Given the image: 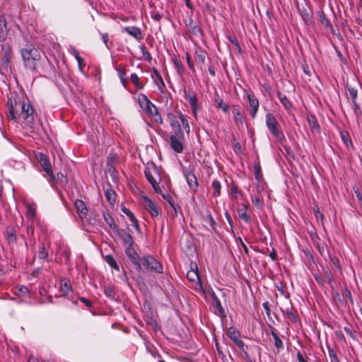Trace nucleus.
Masks as SVG:
<instances>
[{"instance_id":"nucleus-1","label":"nucleus","mask_w":362,"mask_h":362,"mask_svg":"<svg viewBox=\"0 0 362 362\" xmlns=\"http://www.w3.org/2000/svg\"><path fill=\"white\" fill-rule=\"evenodd\" d=\"M8 107V119L17 122L19 118H22L28 123H31L34 120V109L33 106L25 100H21L20 96L9 98L7 100Z\"/></svg>"},{"instance_id":"nucleus-2","label":"nucleus","mask_w":362,"mask_h":362,"mask_svg":"<svg viewBox=\"0 0 362 362\" xmlns=\"http://www.w3.org/2000/svg\"><path fill=\"white\" fill-rule=\"evenodd\" d=\"M21 55L25 68L32 71H37L45 62L49 63L46 57H42L40 52L32 43L26 45L21 49Z\"/></svg>"},{"instance_id":"nucleus-3","label":"nucleus","mask_w":362,"mask_h":362,"mask_svg":"<svg viewBox=\"0 0 362 362\" xmlns=\"http://www.w3.org/2000/svg\"><path fill=\"white\" fill-rule=\"evenodd\" d=\"M144 173L146 179L151 185L154 191L158 194L161 193V189L158 185L161 180L160 169L154 163H151L147 165Z\"/></svg>"},{"instance_id":"nucleus-4","label":"nucleus","mask_w":362,"mask_h":362,"mask_svg":"<svg viewBox=\"0 0 362 362\" xmlns=\"http://www.w3.org/2000/svg\"><path fill=\"white\" fill-rule=\"evenodd\" d=\"M266 124L269 132L279 141L285 140V136L280 128L278 121L275 119L274 116L268 113L266 115Z\"/></svg>"},{"instance_id":"nucleus-5","label":"nucleus","mask_w":362,"mask_h":362,"mask_svg":"<svg viewBox=\"0 0 362 362\" xmlns=\"http://www.w3.org/2000/svg\"><path fill=\"white\" fill-rule=\"evenodd\" d=\"M141 267L151 272L161 274L163 273V266L160 262L151 255H145L141 257Z\"/></svg>"},{"instance_id":"nucleus-6","label":"nucleus","mask_w":362,"mask_h":362,"mask_svg":"<svg viewBox=\"0 0 362 362\" xmlns=\"http://www.w3.org/2000/svg\"><path fill=\"white\" fill-rule=\"evenodd\" d=\"M35 157L43 170L46 172L47 175L50 177L52 180H54L55 177L52 171L49 157L41 152L37 153Z\"/></svg>"},{"instance_id":"nucleus-7","label":"nucleus","mask_w":362,"mask_h":362,"mask_svg":"<svg viewBox=\"0 0 362 362\" xmlns=\"http://www.w3.org/2000/svg\"><path fill=\"white\" fill-rule=\"evenodd\" d=\"M143 205L152 217H156L160 214V209L158 207L157 203L148 197H143Z\"/></svg>"},{"instance_id":"nucleus-8","label":"nucleus","mask_w":362,"mask_h":362,"mask_svg":"<svg viewBox=\"0 0 362 362\" xmlns=\"http://www.w3.org/2000/svg\"><path fill=\"white\" fill-rule=\"evenodd\" d=\"M126 255L132 262V264L136 267V270L139 272H141L142 270L141 264V258L139 257L137 252L133 248V246H128L126 249Z\"/></svg>"},{"instance_id":"nucleus-9","label":"nucleus","mask_w":362,"mask_h":362,"mask_svg":"<svg viewBox=\"0 0 362 362\" xmlns=\"http://www.w3.org/2000/svg\"><path fill=\"white\" fill-rule=\"evenodd\" d=\"M227 335L242 351H245V343L240 339V333L235 327H230L228 329Z\"/></svg>"},{"instance_id":"nucleus-10","label":"nucleus","mask_w":362,"mask_h":362,"mask_svg":"<svg viewBox=\"0 0 362 362\" xmlns=\"http://www.w3.org/2000/svg\"><path fill=\"white\" fill-rule=\"evenodd\" d=\"M167 119L169 122L174 134H175L180 138H183V132L181 129L180 122L177 119L176 116L174 114L169 112L167 115Z\"/></svg>"},{"instance_id":"nucleus-11","label":"nucleus","mask_w":362,"mask_h":362,"mask_svg":"<svg viewBox=\"0 0 362 362\" xmlns=\"http://www.w3.org/2000/svg\"><path fill=\"white\" fill-rule=\"evenodd\" d=\"M284 316L292 323H295L298 320L297 311L293 307L291 301L286 305L284 309H281Z\"/></svg>"},{"instance_id":"nucleus-12","label":"nucleus","mask_w":362,"mask_h":362,"mask_svg":"<svg viewBox=\"0 0 362 362\" xmlns=\"http://www.w3.org/2000/svg\"><path fill=\"white\" fill-rule=\"evenodd\" d=\"M144 112L150 116L155 122L160 124L163 123V119L160 114L158 112V108L152 103L148 105Z\"/></svg>"},{"instance_id":"nucleus-13","label":"nucleus","mask_w":362,"mask_h":362,"mask_svg":"<svg viewBox=\"0 0 362 362\" xmlns=\"http://www.w3.org/2000/svg\"><path fill=\"white\" fill-rule=\"evenodd\" d=\"M185 98L189 103L192 112L193 116L197 118V111L199 109V105L197 101V97L194 93H186L185 92Z\"/></svg>"},{"instance_id":"nucleus-14","label":"nucleus","mask_w":362,"mask_h":362,"mask_svg":"<svg viewBox=\"0 0 362 362\" xmlns=\"http://www.w3.org/2000/svg\"><path fill=\"white\" fill-rule=\"evenodd\" d=\"M247 97L249 105L251 107L250 115H251L252 118H255L257 115V112L259 109V100L256 98V96L255 95V94L253 93H248Z\"/></svg>"},{"instance_id":"nucleus-15","label":"nucleus","mask_w":362,"mask_h":362,"mask_svg":"<svg viewBox=\"0 0 362 362\" xmlns=\"http://www.w3.org/2000/svg\"><path fill=\"white\" fill-rule=\"evenodd\" d=\"M182 139L183 138H180L175 134L170 136L171 148L177 153H180L183 151Z\"/></svg>"},{"instance_id":"nucleus-16","label":"nucleus","mask_w":362,"mask_h":362,"mask_svg":"<svg viewBox=\"0 0 362 362\" xmlns=\"http://www.w3.org/2000/svg\"><path fill=\"white\" fill-rule=\"evenodd\" d=\"M74 205L80 218H85L88 215V209L85 202L81 199H76Z\"/></svg>"},{"instance_id":"nucleus-17","label":"nucleus","mask_w":362,"mask_h":362,"mask_svg":"<svg viewBox=\"0 0 362 362\" xmlns=\"http://www.w3.org/2000/svg\"><path fill=\"white\" fill-rule=\"evenodd\" d=\"M122 31L127 33L129 35L134 37L137 41H140L143 39L141 30L139 28L136 26H128L124 27Z\"/></svg>"},{"instance_id":"nucleus-18","label":"nucleus","mask_w":362,"mask_h":362,"mask_svg":"<svg viewBox=\"0 0 362 362\" xmlns=\"http://www.w3.org/2000/svg\"><path fill=\"white\" fill-rule=\"evenodd\" d=\"M13 56V51L10 47H6L4 49V53L1 58V65L4 69H8L10 64V61Z\"/></svg>"},{"instance_id":"nucleus-19","label":"nucleus","mask_w":362,"mask_h":362,"mask_svg":"<svg viewBox=\"0 0 362 362\" xmlns=\"http://www.w3.org/2000/svg\"><path fill=\"white\" fill-rule=\"evenodd\" d=\"M207 57V52L198 47L195 49V59L197 62L200 65V69H202V66L206 63V59Z\"/></svg>"},{"instance_id":"nucleus-20","label":"nucleus","mask_w":362,"mask_h":362,"mask_svg":"<svg viewBox=\"0 0 362 362\" xmlns=\"http://www.w3.org/2000/svg\"><path fill=\"white\" fill-rule=\"evenodd\" d=\"M117 234L119 235V237L122 239L123 243L128 246H133L134 245V240L132 235L129 233H127L124 230H121L116 231Z\"/></svg>"},{"instance_id":"nucleus-21","label":"nucleus","mask_w":362,"mask_h":362,"mask_svg":"<svg viewBox=\"0 0 362 362\" xmlns=\"http://www.w3.org/2000/svg\"><path fill=\"white\" fill-rule=\"evenodd\" d=\"M187 279L195 284L196 286L202 287V282L199 278L198 269L196 267L195 269H191L187 273Z\"/></svg>"},{"instance_id":"nucleus-22","label":"nucleus","mask_w":362,"mask_h":362,"mask_svg":"<svg viewBox=\"0 0 362 362\" xmlns=\"http://www.w3.org/2000/svg\"><path fill=\"white\" fill-rule=\"evenodd\" d=\"M185 178L190 189L196 191L198 188V181L194 173L191 171L186 173Z\"/></svg>"},{"instance_id":"nucleus-23","label":"nucleus","mask_w":362,"mask_h":362,"mask_svg":"<svg viewBox=\"0 0 362 362\" xmlns=\"http://www.w3.org/2000/svg\"><path fill=\"white\" fill-rule=\"evenodd\" d=\"M152 78L154 79V81L156 83L158 89L161 92H164V89L165 88V84L164 83V81H163L160 74L158 72V71L156 69H153Z\"/></svg>"},{"instance_id":"nucleus-24","label":"nucleus","mask_w":362,"mask_h":362,"mask_svg":"<svg viewBox=\"0 0 362 362\" xmlns=\"http://www.w3.org/2000/svg\"><path fill=\"white\" fill-rule=\"evenodd\" d=\"M318 16L320 18L321 24L323 25L327 29H329L332 34H335V30L333 28V26L325 16V13L323 11L321 10L318 11Z\"/></svg>"},{"instance_id":"nucleus-25","label":"nucleus","mask_w":362,"mask_h":362,"mask_svg":"<svg viewBox=\"0 0 362 362\" xmlns=\"http://www.w3.org/2000/svg\"><path fill=\"white\" fill-rule=\"evenodd\" d=\"M122 211L129 218L130 221L132 223L133 226L137 231L140 230V227L139 225V221L134 214L127 208L122 207Z\"/></svg>"},{"instance_id":"nucleus-26","label":"nucleus","mask_w":362,"mask_h":362,"mask_svg":"<svg viewBox=\"0 0 362 362\" xmlns=\"http://www.w3.org/2000/svg\"><path fill=\"white\" fill-rule=\"evenodd\" d=\"M7 36L6 20L4 15H0V42L4 41Z\"/></svg>"},{"instance_id":"nucleus-27","label":"nucleus","mask_w":362,"mask_h":362,"mask_svg":"<svg viewBox=\"0 0 362 362\" xmlns=\"http://www.w3.org/2000/svg\"><path fill=\"white\" fill-rule=\"evenodd\" d=\"M308 122L309 124V127L313 132V133H319L320 131V127L317 122V119L314 115H310L308 117Z\"/></svg>"},{"instance_id":"nucleus-28","label":"nucleus","mask_w":362,"mask_h":362,"mask_svg":"<svg viewBox=\"0 0 362 362\" xmlns=\"http://www.w3.org/2000/svg\"><path fill=\"white\" fill-rule=\"evenodd\" d=\"M233 114V119L236 124H243V115L242 114L241 110L239 107H233L232 110Z\"/></svg>"},{"instance_id":"nucleus-29","label":"nucleus","mask_w":362,"mask_h":362,"mask_svg":"<svg viewBox=\"0 0 362 362\" xmlns=\"http://www.w3.org/2000/svg\"><path fill=\"white\" fill-rule=\"evenodd\" d=\"M138 103L141 108L144 111L146 108L151 103L147 96L143 93L138 95Z\"/></svg>"},{"instance_id":"nucleus-30","label":"nucleus","mask_w":362,"mask_h":362,"mask_svg":"<svg viewBox=\"0 0 362 362\" xmlns=\"http://www.w3.org/2000/svg\"><path fill=\"white\" fill-rule=\"evenodd\" d=\"M214 100L216 103L217 107L221 109L225 113H228L229 106L226 104L218 94L215 95Z\"/></svg>"},{"instance_id":"nucleus-31","label":"nucleus","mask_w":362,"mask_h":362,"mask_svg":"<svg viewBox=\"0 0 362 362\" xmlns=\"http://www.w3.org/2000/svg\"><path fill=\"white\" fill-rule=\"evenodd\" d=\"M103 217H104V219H105V221L106 222V223L109 226V227L114 231H117L118 228H117V226L116 225V223H115V221L113 219V218L112 217V216L107 213V214H103Z\"/></svg>"},{"instance_id":"nucleus-32","label":"nucleus","mask_w":362,"mask_h":362,"mask_svg":"<svg viewBox=\"0 0 362 362\" xmlns=\"http://www.w3.org/2000/svg\"><path fill=\"white\" fill-rule=\"evenodd\" d=\"M6 239L9 243H16V230L13 228L7 227Z\"/></svg>"},{"instance_id":"nucleus-33","label":"nucleus","mask_w":362,"mask_h":362,"mask_svg":"<svg viewBox=\"0 0 362 362\" xmlns=\"http://www.w3.org/2000/svg\"><path fill=\"white\" fill-rule=\"evenodd\" d=\"M105 197H106L107 200L108 201V202L111 205H114V204L115 203V201H116L115 192L112 189L108 188L105 190Z\"/></svg>"},{"instance_id":"nucleus-34","label":"nucleus","mask_w":362,"mask_h":362,"mask_svg":"<svg viewBox=\"0 0 362 362\" xmlns=\"http://www.w3.org/2000/svg\"><path fill=\"white\" fill-rule=\"evenodd\" d=\"M172 61L178 74H183L185 71V69L181 60L178 57H173Z\"/></svg>"},{"instance_id":"nucleus-35","label":"nucleus","mask_w":362,"mask_h":362,"mask_svg":"<svg viewBox=\"0 0 362 362\" xmlns=\"http://www.w3.org/2000/svg\"><path fill=\"white\" fill-rule=\"evenodd\" d=\"M271 334L274 338V346L277 349H281L283 348L284 346V344H283V341H281V339L279 338V337L278 336L276 330L274 329V328H272L271 329Z\"/></svg>"},{"instance_id":"nucleus-36","label":"nucleus","mask_w":362,"mask_h":362,"mask_svg":"<svg viewBox=\"0 0 362 362\" xmlns=\"http://www.w3.org/2000/svg\"><path fill=\"white\" fill-rule=\"evenodd\" d=\"M277 96L285 109L287 110H290L292 105L288 98L280 92H278Z\"/></svg>"},{"instance_id":"nucleus-37","label":"nucleus","mask_w":362,"mask_h":362,"mask_svg":"<svg viewBox=\"0 0 362 362\" xmlns=\"http://www.w3.org/2000/svg\"><path fill=\"white\" fill-rule=\"evenodd\" d=\"M247 206H248V204H245L243 209H240L238 210V215H239L240 218L242 220H243L244 221H245L246 223H248L250 221V216H248V214L247 213Z\"/></svg>"},{"instance_id":"nucleus-38","label":"nucleus","mask_w":362,"mask_h":362,"mask_svg":"<svg viewBox=\"0 0 362 362\" xmlns=\"http://www.w3.org/2000/svg\"><path fill=\"white\" fill-rule=\"evenodd\" d=\"M211 296L212 297L213 300L214 301L215 307L217 309V310L221 315H224V309L221 305V301L213 291H211Z\"/></svg>"},{"instance_id":"nucleus-39","label":"nucleus","mask_w":362,"mask_h":362,"mask_svg":"<svg viewBox=\"0 0 362 362\" xmlns=\"http://www.w3.org/2000/svg\"><path fill=\"white\" fill-rule=\"evenodd\" d=\"M130 79L136 89L140 90L144 88V84L140 81V78L136 74H132Z\"/></svg>"},{"instance_id":"nucleus-40","label":"nucleus","mask_w":362,"mask_h":362,"mask_svg":"<svg viewBox=\"0 0 362 362\" xmlns=\"http://www.w3.org/2000/svg\"><path fill=\"white\" fill-rule=\"evenodd\" d=\"M179 118L180 119L183 128L187 134H189L190 127L186 116H185L181 112H179Z\"/></svg>"},{"instance_id":"nucleus-41","label":"nucleus","mask_w":362,"mask_h":362,"mask_svg":"<svg viewBox=\"0 0 362 362\" xmlns=\"http://www.w3.org/2000/svg\"><path fill=\"white\" fill-rule=\"evenodd\" d=\"M105 259L106 261V262L114 269L117 270V271H119V267L117 264V263L116 262V261L115 260L114 257L110 255H107L105 256Z\"/></svg>"},{"instance_id":"nucleus-42","label":"nucleus","mask_w":362,"mask_h":362,"mask_svg":"<svg viewBox=\"0 0 362 362\" xmlns=\"http://www.w3.org/2000/svg\"><path fill=\"white\" fill-rule=\"evenodd\" d=\"M213 188V194L215 197L220 196L221 185L218 180H214L211 184Z\"/></svg>"},{"instance_id":"nucleus-43","label":"nucleus","mask_w":362,"mask_h":362,"mask_svg":"<svg viewBox=\"0 0 362 362\" xmlns=\"http://www.w3.org/2000/svg\"><path fill=\"white\" fill-rule=\"evenodd\" d=\"M60 288L64 296H68L69 293L72 292L71 286L69 281H65L64 283L62 282Z\"/></svg>"},{"instance_id":"nucleus-44","label":"nucleus","mask_w":362,"mask_h":362,"mask_svg":"<svg viewBox=\"0 0 362 362\" xmlns=\"http://www.w3.org/2000/svg\"><path fill=\"white\" fill-rule=\"evenodd\" d=\"M37 256L40 259H46L47 258L48 252L44 244L39 246Z\"/></svg>"},{"instance_id":"nucleus-45","label":"nucleus","mask_w":362,"mask_h":362,"mask_svg":"<svg viewBox=\"0 0 362 362\" xmlns=\"http://www.w3.org/2000/svg\"><path fill=\"white\" fill-rule=\"evenodd\" d=\"M254 174L257 180L260 181L262 179V174L259 163H257L254 165Z\"/></svg>"},{"instance_id":"nucleus-46","label":"nucleus","mask_w":362,"mask_h":362,"mask_svg":"<svg viewBox=\"0 0 362 362\" xmlns=\"http://www.w3.org/2000/svg\"><path fill=\"white\" fill-rule=\"evenodd\" d=\"M347 89L349 93V95L352 100L353 103H355L356 101L357 95H358V90L354 87H351L349 84L346 85Z\"/></svg>"},{"instance_id":"nucleus-47","label":"nucleus","mask_w":362,"mask_h":362,"mask_svg":"<svg viewBox=\"0 0 362 362\" xmlns=\"http://www.w3.org/2000/svg\"><path fill=\"white\" fill-rule=\"evenodd\" d=\"M101 35V39L103 42H104L105 47L110 49L112 46V42L110 41L109 35L107 33H100Z\"/></svg>"},{"instance_id":"nucleus-48","label":"nucleus","mask_w":362,"mask_h":362,"mask_svg":"<svg viewBox=\"0 0 362 362\" xmlns=\"http://www.w3.org/2000/svg\"><path fill=\"white\" fill-rule=\"evenodd\" d=\"M170 206L173 210H172V211L170 212V216L172 218H174L177 216V214L179 211L180 212L181 211V208L178 204H176L175 203L172 204V205Z\"/></svg>"},{"instance_id":"nucleus-49","label":"nucleus","mask_w":362,"mask_h":362,"mask_svg":"<svg viewBox=\"0 0 362 362\" xmlns=\"http://www.w3.org/2000/svg\"><path fill=\"white\" fill-rule=\"evenodd\" d=\"M328 353L331 362H339L337 352L333 349L328 348Z\"/></svg>"},{"instance_id":"nucleus-50","label":"nucleus","mask_w":362,"mask_h":362,"mask_svg":"<svg viewBox=\"0 0 362 362\" xmlns=\"http://www.w3.org/2000/svg\"><path fill=\"white\" fill-rule=\"evenodd\" d=\"M104 292H105V294L106 295V296H107L108 298H113L115 295L114 288L110 286L105 287Z\"/></svg>"},{"instance_id":"nucleus-51","label":"nucleus","mask_w":362,"mask_h":362,"mask_svg":"<svg viewBox=\"0 0 362 362\" xmlns=\"http://www.w3.org/2000/svg\"><path fill=\"white\" fill-rule=\"evenodd\" d=\"M239 193L238 187L236 184L233 183L230 187V194L233 199L237 198V194Z\"/></svg>"},{"instance_id":"nucleus-52","label":"nucleus","mask_w":362,"mask_h":362,"mask_svg":"<svg viewBox=\"0 0 362 362\" xmlns=\"http://www.w3.org/2000/svg\"><path fill=\"white\" fill-rule=\"evenodd\" d=\"M186 61H187L189 69L192 72H195L194 64H193L191 57L188 52L186 53Z\"/></svg>"},{"instance_id":"nucleus-53","label":"nucleus","mask_w":362,"mask_h":362,"mask_svg":"<svg viewBox=\"0 0 362 362\" xmlns=\"http://www.w3.org/2000/svg\"><path fill=\"white\" fill-rule=\"evenodd\" d=\"M325 276L327 279L328 284L330 285L332 288H333L332 283L334 281V278L331 272H325Z\"/></svg>"},{"instance_id":"nucleus-54","label":"nucleus","mask_w":362,"mask_h":362,"mask_svg":"<svg viewBox=\"0 0 362 362\" xmlns=\"http://www.w3.org/2000/svg\"><path fill=\"white\" fill-rule=\"evenodd\" d=\"M141 51H142V54H143V55H144V59H145L147 62H151V59H152V57H151V53H150L148 51H147V50L146 49V47H141Z\"/></svg>"},{"instance_id":"nucleus-55","label":"nucleus","mask_w":362,"mask_h":362,"mask_svg":"<svg viewBox=\"0 0 362 362\" xmlns=\"http://www.w3.org/2000/svg\"><path fill=\"white\" fill-rule=\"evenodd\" d=\"M27 213L28 215L30 217H34L35 216V208L33 204H28L27 206Z\"/></svg>"},{"instance_id":"nucleus-56","label":"nucleus","mask_w":362,"mask_h":362,"mask_svg":"<svg viewBox=\"0 0 362 362\" xmlns=\"http://www.w3.org/2000/svg\"><path fill=\"white\" fill-rule=\"evenodd\" d=\"M205 221L208 223L211 228H214L216 222L210 213L207 214Z\"/></svg>"},{"instance_id":"nucleus-57","label":"nucleus","mask_w":362,"mask_h":362,"mask_svg":"<svg viewBox=\"0 0 362 362\" xmlns=\"http://www.w3.org/2000/svg\"><path fill=\"white\" fill-rule=\"evenodd\" d=\"M354 193L358 200V202L360 204L362 205V192L358 187H354Z\"/></svg>"},{"instance_id":"nucleus-58","label":"nucleus","mask_w":362,"mask_h":362,"mask_svg":"<svg viewBox=\"0 0 362 362\" xmlns=\"http://www.w3.org/2000/svg\"><path fill=\"white\" fill-rule=\"evenodd\" d=\"M229 41L235 45V47L238 49L239 52L241 51L240 46L238 43V39L235 37L230 36L228 37Z\"/></svg>"},{"instance_id":"nucleus-59","label":"nucleus","mask_w":362,"mask_h":362,"mask_svg":"<svg viewBox=\"0 0 362 362\" xmlns=\"http://www.w3.org/2000/svg\"><path fill=\"white\" fill-rule=\"evenodd\" d=\"M57 179L63 185H66L68 183V180L66 177L61 173H57Z\"/></svg>"},{"instance_id":"nucleus-60","label":"nucleus","mask_w":362,"mask_h":362,"mask_svg":"<svg viewBox=\"0 0 362 362\" xmlns=\"http://www.w3.org/2000/svg\"><path fill=\"white\" fill-rule=\"evenodd\" d=\"M252 203L257 207H261L263 204L262 198L260 197H256L252 199Z\"/></svg>"},{"instance_id":"nucleus-61","label":"nucleus","mask_w":362,"mask_h":362,"mask_svg":"<svg viewBox=\"0 0 362 362\" xmlns=\"http://www.w3.org/2000/svg\"><path fill=\"white\" fill-rule=\"evenodd\" d=\"M116 70L118 73L119 78L126 77V71L122 65H119V66H117Z\"/></svg>"},{"instance_id":"nucleus-62","label":"nucleus","mask_w":362,"mask_h":362,"mask_svg":"<svg viewBox=\"0 0 362 362\" xmlns=\"http://www.w3.org/2000/svg\"><path fill=\"white\" fill-rule=\"evenodd\" d=\"M188 26L189 27L191 32H192L194 34H197L201 31L200 28L197 25H193L192 21H190Z\"/></svg>"},{"instance_id":"nucleus-63","label":"nucleus","mask_w":362,"mask_h":362,"mask_svg":"<svg viewBox=\"0 0 362 362\" xmlns=\"http://www.w3.org/2000/svg\"><path fill=\"white\" fill-rule=\"evenodd\" d=\"M163 198L166 200L168 204L171 206L172 204H175L173 197L169 194H163Z\"/></svg>"},{"instance_id":"nucleus-64","label":"nucleus","mask_w":362,"mask_h":362,"mask_svg":"<svg viewBox=\"0 0 362 362\" xmlns=\"http://www.w3.org/2000/svg\"><path fill=\"white\" fill-rule=\"evenodd\" d=\"M341 137H342V139H343L344 142L346 144V145L347 146L349 144H352L351 139H349V135L347 134V133H346V134L341 133Z\"/></svg>"}]
</instances>
